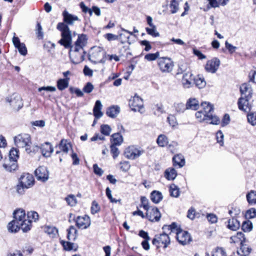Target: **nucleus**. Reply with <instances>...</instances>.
Returning a JSON list of instances; mask_svg holds the SVG:
<instances>
[{"label":"nucleus","instance_id":"1","mask_svg":"<svg viewBox=\"0 0 256 256\" xmlns=\"http://www.w3.org/2000/svg\"><path fill=\"white\" fill-rule=\"evenodd\" d=\"M14 220L8 224L9 232L13 233L18 232L20 228L23 232H26L31 229V225L26 223L25 211L18 209L14 211Z\"/></svg>","mask_w":256,"mask_h":256},{"label":"nucleus","instance_id":"2","mask_svg":"<svg viewBox=\"0 0 256 256\" xmlns=\"http://www.w3.org/2000/svg\"><path fill=\"white\" fill-rule=\"evenodd\" d=\"M16 145L18 148H26V151L28 154H34L38 150L39 146H34L32 148L30 146L31 144V138L30 134H21L14 138Z\"/></svg>","mask_w":256,"mask_h":256},{"label":"nucleus","instance_id":"3","mask_svg":"<svg viewBox=\"0 0 256 256\" xmlns=\"http://www.w3.org/2000/svg\"><path fill=\"white\" fill-rule=\"evenodd\" d=\"M56 28L61 32L62 38L58 41V43L66 48L71 47L72 46V36L68 26L64 22H59L57 24Z\"/></svg>","mask_w":256,"mask_h":256},{"label":"nucleus","instance_id":"4","mask_svg":"<svg viewBox=\"0 0 256 256\" xmlns=\"http://www.w3.org/2000/svg\"><path fill=\"white\" fill-rule=\"evenodd\" d=\"M34 179L33 176L28 173L23 174L18 180V184L16 186L17 192L20 194H24L26 189L34 186Z\"/></svg>","mask_w":256,"mask_h":256},{"label":"nucleus","instance_id":"5","mask_svg":"<svg viewBox=\"0 0 256 256\" xmlns=\"http://www.w3.org/2000/svg\"><path fill=\"white\" fill-rule=\"evenodd\" d=\"M201 106L203 109L204 117L203 119L207 122L212 124H218L220 123V119L216 116L213 115L214 108L212 104L209 102H204L201 103Z\"/></svg>","mask_w":256,"mask_h":256},{"label":"nucleus","instance_id":"6","mask_svg":"<svg viewBox=\"0 0 256 256\" xmlns=\"http://www.w3.org/2000/svg\"><path fill=\"white\" fill-rule=\"evenodd\" d=\"M69 56L70 61L74 64H78L84 60L85 52L84 50H81L72 46L69 48Z\"/></svg>","mask_w":256,"mask_h":256},{"label":"nucleus","instance_id":"7","mask_svg":"<svg viewBox=\"0 0 256 256\" xmlns=\"http://www.w3.org/2000/svg\"><path fill=\"white\" fill-rule=\"evenodd\" d=\"M144 152V150L138 148L134 146H131L126 149L124 155L128 159L134 160L140 157Z\"/></svg>","mask_w":256,"mask_h":256},{"label":"nucleus","instance_id":"8","mask_svg":"<svg viewBox=\"0 0 256 256\" xmlns=\"http://www.w3.org/2000/svg\"><path fill=\"white\" fill-rule=\"evenodd\" d=\"M158 66L162 72H170L172 70L173 62L170 58L167 57H162L158 58Z\"/></svg>","mask_w":256,"mask_h":256},{"label":"nucleus","instance_id":"9","mask_svg":"<svg viewBox=\"0 0 256 256\" xmlns=\"http://www.w3.org/2000/svg\"><path fill=\"white\" fill-rule=\"evenodd\" d=\"M146 218L151 222H158L161 218V214L158 209L156 206H151L146 210Z\"/></svg>","mask_w":256,"mask_h":256},{"label":"nucleus","instance_id":"10","mask_svg":"<svg viewBox=\"0 0 256 256\" xmlns=\"http://www.w3.org/2000/svg\"><path fill=\"white\" fill-rule=\"evenodd\" d=\"M34 174L36 178L38 180L45 182L48 179L49 174L46 166H39L35 170Z\"/></svg>","mask_w":256,"mask_h":256},{"label":"nucleus","instance_id":"11","mask_svg":"<svg viewBox=\"0 0 256 256\" xmlns=\"http://www.w3.org/2000/svg\"><path fill=\"white\" fill-rule=\"evenodd\" d=\"M129 106L132 110L136 112L140 111L143 108L142 100L136 94L130 100Z\"/></svg>","mask_w":256,"mask_h":256},{"label":"nucleus","instance_id":"12","mask_svg":"<svg viewBox=\"0 0 256 256\" xmlns=\"http://www.w3.org/2000/svg\"><path fill=\"white\" fill-rule=\"evenodd\" d=\"M105 53L102 50H98L93 52L92 54H90L88 56L89 60L94 64L102 63L104 64L105 62L104 56Z\"/></svg>","mask_w":256,"mask_h":256},{"label":"nucleus","instance_id":"13","mask_svg":"<svg viewBox=\"0 0 256 256\" xmlns=\"http://www.w3.org/2000/svg\"><path fill=\"white\" fill-rule=\"evenodd\" d=\"M220 65V60L217 58H214L207 62L205 66V69L208 72L214 74L218 70Z\"/></svg>","mask_w":256,"mask_h":256},{"label":"nucleus","instance_id":"14","mask_svg":"<svg viewBox=\"0 0 256 256\" xmlns=\"http://www.w3.org/2000/svg\"><path fill=\"white\" fill-rule=\"evenodd\" d=\"M176 238L178 242L184 246L188 244L192 240L189 233L182 230L177 232Z\"/></svg>","mask_w":256,"mask_h":256},{"label":"nucleus","instance_id":"15","mask_svg":"<svg viewBox=\"0 0 256 256\" xmlns=\"http://www.w3.org/2000/svg\"><path fill=\"white\" fill-rule=\"evenodd\" d=\"M241 96L247 98H252L253 94V90L251 85L248 82L243 83L240 88Z\"/></svg>","mask_w":256,"mask_h":256},{"label":"nucleus","instance_id":"16","mask_svg":"<svg viewBox=\"0 0 256 256\" xmlns=\"http://www.w3.org/2000/svg\"><path fill=\"white\" fill-rule=\"evenodd\" d=\"M73 220L76 222V226L79 228H86L90 224V220L88 216H78L76 219L74 218Z\"/></svg>","mask_w":256,"mask_h":256},{"label":"nucleus","instance_id":"17","mask_svg":"<svg viewBox=\"0 0 256 256\" xmlns=\"http://www.w3.org/2000/svg\"><path fill=\"white\" fill-rule=\"evenodd\" d=\"M251 98H247L246 97L240 96L238 102V108L244 112L250 110V106L249 104V100Z\"/></svg>","mask_w":256,"mask_h":256},{"label":"nucleus","instance_id":"18","mask_svg":"<svg viewBox=\"0 0 256 256\" xmlns=\"http://www.w3.org/2000/svg\"><path fill=\"white\" fill-rule=\"evenodd\" d=\"M7 101L17 111H18L23 107L24 104L22 98L19 96H16L13 99L11 98L10 100L8 98Z\"/></svg>","mask_w":256,"mask_h":256},{"label":"nucleus","instance_id":"19","mask_svg":"<svg viewBox=\"0 0 256 256\" xmlns=\"http://www.w3.org/2000/svg\"><path fill=\"white\" fill-rule=\"evenodd\" d=\"M42 156L44 157H50L54 151L52 145L49 142H46L42 145L41 147H39Z\"/></svg>","mask_w":256,"mask_h":256},{"label":"nucleus","instance_id":"20","mask_svg":"<svg viewBox=\"0 0 256 256\" xmlns=\"http://www.w3.org/2000/svg\"><path fill=\"white\" fill-rule=\"evenodd\" d=\"M63 20L66 24L72 25L74 21L78 20L77 16L71 14L66 10H64L62 12Z\"/></svg>","mask_w":256,"mask_h":256},{"label":"nucleus","instance_id":"21","mask_svg":"<svg viewBox=\"0 0 256 256\" xmlns=\"http://www.w3.org/2000/svg\"><path fill=\"white\" fill-rule=\"evenodd\" d=\"M240 246L237 250V254L240 256H248L252 251V249L244 243L240 244Z\"/></svg>","mask_w":256,"mask_h":256},{"label":"nucleus","instance_id":"22","mask_svg":"<svg viewBox=\"0 0 256 256\" xmlns=\"http://www.w3.org/2000/svg\"><path fill=\"white\" fill-rule=\"evenodd\" d=\"M86 41L87 38L86 34H80L73 46L74 48H78L81 50H84V47L86 46Z\"/></svg>","mask_w":256,"mask_h":256},{"label":"nucleus","instance_id":"23","mask_svg":"<svg viewBox=\"0 0 256 256\" xmlns=\"http://www.w3.org/2000/svg\"><path fill=\"white\" fill-rule=\"evenodd\" d=\"M56 146L58 147L59 149L66 154L68 153L70 148H72L71 144L67 140L64 138L60 140L59 144Z\"/></svg>","mask_w":256,"mask_h":256},{"label":"nucleus","instance_id":"24","mask_svg":"<svg viewBox=\"0 0 256 256\" xmlns=\"http://www.w3.org/2000/svg\"><path fill=\"white\" fill-rule=\"evenodd\" d=\"M192 76V74L189 72H186L184 74L182 78V83L185 88H189L192 86L194 80Z\"/></svg>","mask_w":256,"mask_h":256},{"label":"nucleus","instance_id":"25","mask_svg":"<svg viewBox=\"0 0 256 256\" xmlns=\"http://www.w3.org/2000/svg\"><path fill=\"white\" fill-rule=\"evenodd\" d=\"M186 105L187 110H196L200 108L199 102L195 98H190L188 99Z\"/></svg>","mask_w":256,"mask_h":256},{"label":"nucleus","instance_id":"26","mask_svg":"<svg viewBox=\"0 0 256 256\" xmlns=\"http://www.w3.org/2000/svg\"><path fill=\"white\" fill-rule=\"evenodd\" d=\"M60 244H62V246L63 247V248L64 250L66 251H70L72 250H73L74 251H76L78 249V245L76 244H74L73 242H66L64 240H60Z\"/></svg>","mask_w":256,"mask_h":256},{"label":"nucleus","instance_id":"27","mask_svg":"<svg viewBox=\"0 0 256 256\" xmlns=\"http://www.w3.org/2000/svg\"><path fill=\"white\" fill-rule=\"evenodd\" d=\"M102 104L100 100H97L93 109L94 115L95 118L98 119L102 116V112L101 111Z\"/></svg>","mask_w":256,"mask_h":256},{"label":"nucleus","instance_id":"28","mask_svg":"<svg viewBox=\"0 0 256 256\" xmlns=\"http://www.w3.org/2000/svg\"><path fill=\"white\" fill-rule=\"evenodd\" d=\"M67 239L70 241H74L78 236V230L76 229L74 226H70L67 230Z\"/></svg>","mask_w":256,"mask_h":256},{"label":"nucleus","instance_id":"29","mask_svg":"<svg viewBox=\"0 0 256 256\" xmlns=\"http://www.w3.org/2000/svg\"><path fill=\"white\" fill-rule=\"evenodd\" d=\"M172 161L175 166H178L179 168H182L185 164L184 157L181 154L175 155L172 158Z\"/></svg>","mask_w":256,"mask_h":256},{"label":"nucleus","instance_id":"30","mask_svg":"<svg viewBox=\"0 0 256 256\" xmlns=\"http://www.w3.org/2000/svg\"><path fill=\"white\" fill-rule=\"evenodd\" d=\"M226 226L228 229L236 231L239 228L240 226V222L236 219L232 218V219L228 220Z\"/></svg>","mask_w":256,"mask_h":256},{"label":"nucleus","instance_id":"31","mask_svg":"<svg viewBox=\"0 0 256 256\" xmlns=\"http://www.w3.org/2000/svg\"><path fill=\"white\" fill-rule=\"evenodd\" d=\"M44 230L51 238H54L58 234V230L55 226H46Z\"/></svg>","mask_w":256,"mask_h":256},{"label":"nucleus","instance_id":"32","mask_svg":"<svg viewBox=\"0 0 256 256\" xmlns=\"http://www.w3.org/2000/svg\"><path fill=\"white\" fill-rule=\"evenodd\" d=\"M150 200L154 204L159 203L163 198L162 194L157 190H154L150 194Z\"/></svg>","mask_w":256,"mask_h":256},{"label":"nucleus","instance_id":"33","mask_svg":"<svg viewBox=\"0 0 256 256\" xmlns=\"http://www.w3.org/2000/svg\"><path fill=\"white\" fill-rule=\"evenodd\" d=\"M120 112V107L113 106L109 107L106 110V114L110 118H115Z\"/></svg>","mask_w":256,"mask_h":256},{"label":"nucleus","instance_id":"34","mask_svg":"<svg viewBox=\"0 0 256 256\" xmlns=\"http://www.w3.org/2000/svg\"><path fill=\"white\" fill-rule=\"evenodd\" d=\"M4 168L6 171L12 172L16 170L18 168L17 162L9 160L8 162H6L3 164Z\"/></svg>","mask_w":256,"mask_h":256},{"label":"nucleus","instance_id":"35","mask_svg":"<svg viewBox=\"0 0 256 256\" xmlns=\"http://www.w3.org/2000/svg\"><path fill=\"white\" fill-rule=\"evenodd\" d=\"M69 78H60L57 81V87L60 90H63L67 88L69 84Z\"/></svg>","mask_w":256,"mask_h":256},{"label":"nucleus","instance_id":"36","mask_svg":"<svg viewBox=\"0 0 256 256\" xmlns=\"http://www.w3.org/2000/svg\"><path fill=\"white\" fill-rule=\"evenodd\" d=\"M164 174L167 180H174L177 176V172L174 168H169L166 170Z\"/></svg>","mask_w":256,"mask_h":256},{"label":"nucleus","instance_id":"37","mask_svg":"<svg viewBox=\"0 0 256 256\" xmlns=\"http://www.w3.org/2000/svg\"><path fill=\"white\" fill-rule=\"evenodd\" d=\"M38 219V214L36 212L31 211L27 214L26 223L32 226V222H36Z\"/></svg>","mask_w":256,"mask_h":256},{"label":"nucleus","instance_id":"38","mask_svg":"<svg viewBox=\"0 0 256 256\" xmlns=\"http://www.w3.org/2000/svg\"><path fill=\"white\" fill-rule=\"evenodd\" d=\"M156 142L159 146L164 147L168 144V138L166 135L161 134L158 136Z\"/></svg>","mask_w":256,"mask_h":256},{"label":"nucleus","instance_id":"39","mask_svg":"<svg viewBox=\"0 0 256 256\" xmlns=\"http://www.w3.org/2000/svg\"><path fill=\"white\" fill-rule=\"evenodd\" d=\"M158 238L160 240V242L162 244H164V248H166L170 244V238L169 236L165 234H161L158 236Z\"/></svg>","mask_w":256,"mask_h":256},{"label":"nucleus","instance_id":"40","mask_svg":"<svg viewBox=\"0 0 256 256\" xmlns=\"http://www.w3.org/2000/svg\"><path fill=\"white\" fill-rule=\"evenodd\" d=\"M169 192L170 193V196L174 198L178 197L180 194L179 188L174 184L170 186Z\"/></svg>","mask_w":256,"mask_h":256},{"label":"nucleus","instance_id":"41","mask_svg":"<svg viewBox=\"0 0 256 256\" xmlns=\"http://www.w3.org/2000/svg\"><path fill=\"white\" fill-rule=\"evenodd\" d=\"M246 200L250 204H256V191L252 190L246 194Z\"/></svg>","mask_w":256,"mask_h":256},{"label":"nucleus","instance_id":"42","mask_svg":"<svg viewBox=\"0 0 256 256\" xmlns=\"http://www.w3.org/2000/svg\"><path fill=\"white\" fill-rule=\"evenodd\" d=\"M112 144L120 146L122 142L123 138L120 133H116L112 136Z\"/></svg>","mask_w":256,"mask_h":256},{"label":"nucleus","instance_id":"43","mask_svg":"<svg viewBox=\"0 0 256 256\" xmlns=\"http://www.w3.org/2000/svg\"><path fill=\"white\" fill-rule=\"evenodd\" d=\"M18 153V151L17 149L12 148L9 152V160L17 162V160L19 156Z\"/></svg>","mask_w":256,"mask_h":256},{"label":"nucleus","instance_id":"44","mask_svg":"<svg viewBox=\"0 0 256 256\" xmlns=\"http://www.w3.org/2000/svg\"><path fill=\"white\" fill-rule=\"evenodd\" d=\"M242 229L244 232H249L252 229V222L248 220L244 222L242 224Z\"/></svg>","mask_w":256,"mask_h":256},{"label":"nucleus","instance_id":"45","mask_svg":"<svg viewBox=\"0 0 256 256\" xmlns=\"http://www.w3.org/2000/svg\"><path fill=\"white\" fill-rule=\"evenodd\" d=\"M151 28H146V30L148 34L154 37L160 36V34L156 31V26H150Z\"/></svg>","mask_w":256,"mask_h":256},{"label":"nucleus","instance_id":"46","mask_svg":"<svg viewBox=\"0 0 256 256\" xmlns=\"http://www.w3.org/2000/svg\"><path fill=\"white\" fill-rule=\"evenodd\" d=\"M170 8L171 14H176L178 10V3L176 0H171Z\"/></svg>","mask_w":256,"mask_h":256},{"label":"nucleus","instance_id":"47","mask_svg":"<svg viewBox=\"0 0 256 256\" xmlns=\"http://www.w3.org/2000/svg\"><path fill=\"white\" fill-rule=\"evenodd\" d=\"M100 208L98 203L96 200L92 201L90 208L91 213L92 214H94L100 212Z\"/></svg>","mask_w":256,"mask_h":256},{"label":"nucleus","instance_id":"48","mask_svg":"<svg viewBox=\"0 0 256 256\" xmlns=\"http://www.w3.org/2000/svg\"><path fill=\"white\" fill-rule=\"evenodd\" d=\"M174 108L176 110L178 113L184 112L186 110H187L186 105L182 102L175 104Z\"/></svg>","mask_w":256,"mask_h":256},{"label":"nucleus","instance_id":"49","mask_svg":"<svg viewBox=\"0 0 256 256\" xmlns=\"http://www.w3.org/2000/svg\"><path fill=\"white\" fill-rule=\"evenodd\" d=\"M248 122L252 126L256 125V112H252L248 114Z\"/></svg>","mask_w":256,"mask_h":256},{"label":"nucleus","instance_id":"50","mask_svg":"<svg viewBox=\"0 0 256 256\" xmlns=\"http://www.w3.org/2000/svg\"><path fill=\"white\" fill-rule=\"evenodd\" d=\"M160 56L159 52H156L154 54H148L144 56V58L148 61H152L158 58Z\"/></svg>","mask_w":256,"mask_h":256},{"label":"nucleus","instance_id":"51","mask_svg":"<svg viewBox=\"0 0 256 256\" xmlns=\"http://www.w3.org/2000/svg\"><path fill=\"white\" fill-rule=\"evenodd\" d=\"M66 200L68 204L72 206H75L76 204V199L74 195L70 194L66 198Z\"/></svg>","mask_w":256,"mask_h":256},{"label":"nucleus","instance_id":"52","mask_svg":"<svg viewBox=\"0 0 256 256\" xmlns=\"http://www.w3.org/2000/svg\"><path fill=\"white\" fill-rule=\"evenodd\" d=\"M111 132L110 127L108 124H103L100 126V132L104 135L109 136Z\"/></svg>","mask_w":256,"mask_h":256},{"label":"nucleus","instance_id":"53","mask_svg":"<svg viewBox=\"0 0 256 256\" xmlns=\"http://www.w3.org/2000/svg\"><path fill=\"white\" fill-rule=\"evenodd\" d=\"M256 216V209L255 208H251L246 210V217L247 218H252Z\"/></svg>","mask_w":256,"mask_h":256},{"label":"nucleus","instance_id":"54","mask_svg":"<svg viewBox=\"0 0 256 256\" xmlns=\"http://www.w3.org/2000/svg\"><path fill=\"white\" fill-rule=\"evenodd\" d=\"M216 139L217 142L220 144L221 146L224 145V135L220 130L218 131L216 133Z\"/></svg>","mask_w":256,"mask_h":256},{"label":"nucleus","instance_id":"55","mask_svg":"<svg viewBox=\"0 0 256 256\" xmlns=\"http://www.w3.org/2000/svg\"><path fill=\"white\" fill-rule=\"evenodd\" d=\"M117 145H114L112 144L110 146V152L112 154V157L114 158H117L120 154L118 149L116 148Z\"/></svg>","mask_w":256,"mask_h":256},{"label":"nucleus","instance_id":"56","mask_svg":"<svg viewBox=\"0 0 256 256\" xmlns=\"http://www.w3.org/2000/svg\"><path fill=\"white\" fill-rule=\"evenodd\" d=\"M18 50L19 52L22 56H26L27 54V49L24 44L22 43L18 47H16Z\"/></svg>","mask_w":256,"mask_h":256},{"label":"nucleus","instance_id":"57","mask_svg":"<svg viewBox=\"0 0 256 256\" xmlns=\"http://www.w3.org/2000/svg\"><path fill=\"white\" fill-rule=\"evenodd\" d=\"M140 202L142 203V206L144 210H147L150 208L148 206V200L146 197L142 196L140 198Z\"/></svg>","mask_w":256,"mask_h":256},{"label":"nucleus","instance_id":"58","mask_svg":"<svg viewBox=\"0 0 256 256\" xmlns=\"http://www.w3.org/2000/svg\"><path fill=\"white\" fill-rule=\"evenodd\" d=\"M94 88L92 84L90 82H88L84 86L83 88V91L86 93L89 94L92 91Z\"/></svg>","mask_w":256,"mask_h":256},{"label":"nucleus","instance_id":"59","mask_svg":"<svg viewBox=\"0 0 256 256\" xmlns=\"http://www.w3.org/2000/svg\"><path fill=\"white\" fill-rule=\"evenodd\" d=\"M167 119L169 124L172 126L174 127L178 124L176 119L174 115L169 116Z\"/></svg>","mask_w":256,"mask_h":256},{"label":"nucleus","instance_id":"60","mask_svg":"<svg viewBox=\"0 0 256 256\" xmlns=\"http://www.w3.org/2000/svg\"><path fill=\"white\" fill-rule=\"evenodd\" d=\"M225 46L230 54H232L237 49L236 46H232V44L228 43L227 41L225 42Z\"/></svg>","mask_w":256,"mask_h":256},{"label":"nucleus","instance_id":"61","mask_svg":"<svg viewBox=\"0 0 256 256\" xmlns=\"http://www.w3.org/2000/svg\"><path fill=\"white\" fill-rule=\"evenodd\" d=\"M206 218L209 222L212 224H215L218 221L216 216L213 214H209L206 216Z\"/></svg>","mask_w":256,"mask_h":256},{"label":"nucleus","instance_id":"62","mask_svg":"<svg viewBox=\"0 0 256 256\" xmlns=\"http://www.w3.org/2000/svg\"><path fill=\"white\" fill-rule=\"evenodd\" d=\"M80 6L82 11L84 13L88 12L90 15L91 16L92 14V11L90 8H88L84 4V2H81L80 4Z\"/></svg>","mask_w":256,"mask_h":256},{"label":"nucleus","instance_id":"63","mask_svg":"<svg viewBox=\"0 0 256 256\" xmlns=\"http://www.w3.org/2000/svg\"><path fill=\"white\" fill-rule=\"evenodd\" d=\"M230 122V116L228 114H225L222 119L221 125L222 126H225Z\"/></svg>","mask_w":256,"mask_h":256},{"label":"nucleus","instance_id":"64","mask_svg":"<svg viewBox=\"0 0 256 256\" xmlns=\"http://www.w3.org/2000/svg\"><path fill=\"white\" fill-rule=\"evenodd\" d=\"M249 82L256 84V71H251L248 75Z\"/></svg>","mask_w":256,"mask_h":256}]
</instances>
